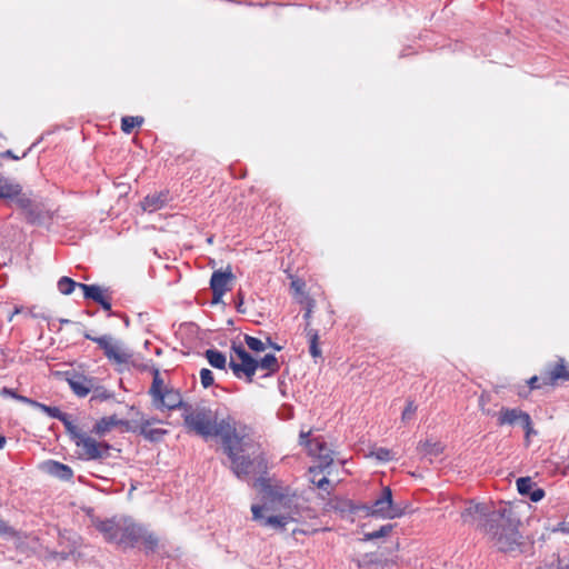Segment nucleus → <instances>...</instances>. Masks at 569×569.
Masks as SVG:
<instances>
[{
  "label": "nucleus",
  "instance_id": "f257e3e1",
  "mask_svg": "<svg viewBox=\"0 0 569 569\" xmlns=\"http://www.w3.org/2000/svg\"><path fill=\"white\" fill-rule=\"evenodd\" d=\"M183 425L203 439L216 438L228 459V468L239 480L266 472L267 460L254 428L231 413L219 415L204 406H183Z\"/></svg>",
  "mask_w": 569,
  "mask_h": 569
},
{
  "label": "nucleus",
  "instance_id": "f03ea898",
  "mask_svg": "<svg viewBox=\"0 0 569 569\" xmlns=\"http://www.w3.org/2000/svg\"><path fill=\"white\" fill-rule=\"evenodd\" d=\"M491 525L485 532L493 546L501 552L517 555L522 552V537L517 522L507 515L506 508H500L492 515Z\"/></svg>",
  "mask_w": 569,
  "mask_h": 569
},
{
  "label": "nucleus",
  "instance_id": "7ed1b4c3",
  "mask_svg": "<svg viewBox=\"0 0 569 569\" xmlns=\"http://www.w3.org/2000/svg\"><path fill=\"white\" fill-rule=\"evenodd\" d=\"M96 527L108 542L124 549L134 547L143 537V528L126 517L102 520Z\"/></svg>",
  "mask_w": 569,
  "mask_h": 569
},
{
  "label": "nucleus",
  "instance_id": "20e7f679",
  "mask_svg": "<svg viewBox=\"0 0 569 569\" xmlns=\"http://www.w3.org/2000/svg\"><path fill=\"white\" fill-rule=\"evenodd\" d=\"M346 506L351 513L363 512L366 516H372L382 519H396L403 515V510L393 505L392 491L389 487H383L378 498L371 505L355 503L346 501Z\"/></svg>",
  "mask_w": 569,
  "mask_h": 569
},
{
  "label": "nucleus",
  "instance_id": "39448f33",
  "mask_svg": "<svg viewBox=\"0 0 569 569\" xmlns=\"http://www.w3.org/2000/svg\"><path fill=\"white\" fill-rule=\"evenodd\" d=\"M83 337L96 342L99 348L103 350L107 359L117 365L128 363L132 357V353L124 348L120 341L114 340L110 335L94 337L89 332H84Z\"/></svg>",
  "mask_w": 569,
  "mask_h": 569
},
{
  "label": "nucleus",
  "instance_id": "423d86ee",
  "mask_svg": "<svg viewBox=\"0 0 569 569\" xmlns=\"http://www.w3.org/2000/svg\"><path fill=\"white\" fill-rule=\"evenodd\" d=\"M231 349L240 362L231 359L229 363L230 369L238 379L246 377L247 380L251 382L257 369L259 368L258 360H256L241 345L237 346L233 343Z\"/></svg>",
  "mask_w": 569,
  "mask_h": 569
},
{
  "label": "nucleus",
  "instance_id": "0eeeda50",
  "mask_svg": "<svg viewBox=\"0 0 569 569\" xmlns=\"http://www.w3.org/2000/svg\"><path fill=\"white\" fill-rule=\"evenodd\" d=\"M498 509H493L487 503L470 502L461 512V519L465 523L477 525L483 532L491 525V518Z\"/></svg>",
  "mask_w": 569,
  "mask_h": 569
},
{
  "label": "nucleus",
  "instance_id": "6e6552de",
  "mask_svg": "<svg viewBox=\"0 0 569 569\" xmlns=\"http://www.w3.org/2000/svg\"><path fill=\"white\" fill-rule=\"evenodd\" d=\"M263 491L267 498L282 509H300L299 498L289 487L272 486L263 482Z\"/></svg>",
  "mask_w": 569,
  "mask_h": 569
},
{
  "label": "nucleus",
  "instance_id": "1a4fd4ad",
  "mask_svg": "<svg viewBox=\"0 0 569 569\" xmlns=\"http://www.w3.org/2000/svg\"><path fill=\"white\" fill-rule=\"evenodd\" d=\"M58 375L69 385L72 392L80 398L87 397L93 389V383L97 382L96 378L84 376L76 370L58 372Z\"/></svg>",
  "mask_w": 569,
  "mask_h": 569
},
{
  "label": "nucleus",
  "instance_id": "9d476101",
  "mask_svg": "<svg viewBox=\"0 0 569 569\" xmlns=\"http://www.w3.org/2000/svg\"><path fill=\"white\" fill-rule=\"evenodd\" d=\"M76 446L82 448L83 453L89 460H97L108 457L110 445L107 442H98L93 438L83 433L80 436L78 440H76Z\"/></svg>",
  "mask_w": 569,
  "mask_h": 569
},
{
  "label": "nucleus",
  "instance_id": "9b49d317",
  "mask_svg": "<svg viewBox=\"0 0 569 569\" xmlns=\"http://www.w3.org/2000/svg\"><path fill=\"white\" fill-rule=\"evenodd\" d=\"M325 441L320 438H310V432H300V445L305 446L308 453L320 460L321 469L328 468L333 462V457L329 453H320L323 450Z\"/></svg>",
  "mask_w": 569,
  "mask_h": 569
},
{
  "label": "nucleus",
  "instance_id": "f8f14e48",
  "mask_svg": "<svg viewBox=\"0 0 569 569\" xmlns=\"http://www.w3.org/2000/svg\"><path fill=\"white\" fill-rule=\"evenodd\" d=\"M233 279V274L230 270L213 271L210 279V288L212 290V303H219L223 295L229 289V283Z\"/></svg>",
  "mask_w": 569,
  "mask_h": 569
},
{
  "label": "nucleus",
  "instance_id": "ddd939ff",
  "mask_svg": "<svg viewBox=\"0 0 569 569\" xmlns=\"http://www.w3.org/2000/svg\"><path fill=\"white\" fill-rule=\"evenodd\" d=\"M542 385H556L559 380H569V369L563 358H559L555 365H549L541 375Z\"/></svg>",
  "mask_w": 569,
  "mask_h": 569
},
{
  "label": "nucleus",
  "instance_id": "4468645a",
  "mask_svg": "<svg viewBox=\"0 0 569 569\" xmlns=\"http://www.w3.org/2000/svg\"><path fill=\"white\" fill-rule=\"evenodd\" d=\"M186 405L187 403L182 401L181 393L174 389H164V391L153 400V406L160 410H174L179 408L183 411V406Z\"/></svg>",
  "mask_w": 569,
  "mask_h": 569
},
{
  "label": "nucleus",
  "instance_id": "2eb2a0df",
  "mask_svg": "<svg viewBox=\"0 0 569 569\" xmlns=\"http://www.w3.org/2000/svg\"><path fill=\"white\" fill-rule=\"evenodd\" d=\"M530 415L519 408L502 407L497 417L499 426L522 425Z\"/></svg>",
  "mask_w": 569,
  "mask_h": 569
},
{
  "label": "nucleus",
  "instance_id": "dca6fc26",
  "mask_svg": "<svg viewBox=\"0 0 569 569\" xmlns=\"http://www.w3.org/2000/svg\"><path fill=\"white\" fill-rule=\"evenodd\" d=\"M284 515L269 516L263 519L262 526L284 529L289 522H298L302 518L300 509H284Z\"/></svg>",
  "mask_w": 569,
  "mask_h": 569
},
{
  "label": "nucleus",
  "instance_id": "f3484780",
  "mask_svg": "<svg viewBox=\"0 0 569 569\" xmlns=\"http://www.w3.org/2000/svg\"><path fill=\"white\" fill-rule=\"evenodd\" d=\"M118 426L124 427L126 430L133 429L131 421L118 419L116 415H112L109 417H103L100 420H98L92 428V432L99 437H102L106 433H108L112 428Z\"/></svg>",
  "mask_w": 569,
  "mask_h": 569
},
{
  "label": "nucleus",
  "instance_id": "a211bd4d",
  "mask_svg": "<svg viewBox=\"0 0 569 569\" xmlns=\"http://www.w3.org/2000/svg\"><path fill=\"white\" fill-rule=\"evenodd\" d=\"M27 222L31 224H42L51 219L49 211L41 202L31 201V206L23 211Z\"/></svg>",
  "mask_w": 569,
  "mask_h": 569
},
{
  "label": "nucleus",
  "instance_id": "6ab92c4d",
  "mask_svg": "<svg viewBox=\"0 0 569 569\" xmlns=\"http://www.w3.org/2000/svg\"><path fill=\"white\" fill-rule=\"evenodd\" d=\"M42 469L50 476L63 481H69L73 477V470L62 462L48 460L43 463Z\"/></svg>",
  "mask_w": 569,
  "mask_h": 569
},
{
  "label": "nucleus",
  "instance_id": "aec40b11",
  "mask_svg": "<svg viewBox=\"0 0 569 569\" xmlns=\"http://www.w3.org/2000/svg\"><path fill=\"white\" fill-rule=\"evenodd\" d=\"M132 423H136V426H132V431H139L140 435H142L147 440L150 441H159L163 435L167 433V430L164 429H152L151 428V421L150 420H140L139 422L131 421Z\"/></svg>",
  "mask_w": 569,
  "mask_h": 569
},
{
  "label": "nucleus",
  "instance_id": "412c9836",
  "mask_svg": "<svg viewBox=\"0 0 569 569\" xmlns=\"http://www.w3.org/2000/svg\"><path fill=\"white\" fill-rule=\"evenodd\" d=\"M168 201V192H159L148 194L142 201V208L144 211L153 212L161 209Z\"/></svg>",
  "mask_w": 569,
  "mask_h": 569
},
{
  "label": "nucleus",
  "instance_id": "4be33fe9",
  "mask_svg": "<svg viewBox=\"0 0 569 569\" xmlns=\"http://www.w3.org/2000/svg\"><path fill=\"white\" fill-rule=\"evenodd\" d=\"M81 290L83 291V297L86 299L93 300L94 302L102 303L106 298H108L110 295H108V289H104L98 284H80Z\"/></svg>",
  "mask_w": 569,
  "mask_h": 569
},
{
  "label": "nucleus",
  "instance_id": "5701e85b",
  "mask_svg": "<svg viewBox=\"0 0 569 569\" xmlns=\"http://www.w3.org/2000/svg\"><path fill=\"white\" fill-rule=\"evenodd\" d=\"M22 188L7 178H0V199H13Z\"/></svg>",
  "mask_w": 569,
  "mask_h": 569
},
{
  "label": "nucleus",
  "instance_id": "b1692460",
  "mask_svg": "<svg viewBox=\"0 0 569 569\" xmlns=\"http://www.w3.org/2000/svg\"><path fill=\"white\" fill-rule=\"evenodd\" d=\"M204 357L211 367L216 369H226L227 358L226 355L217 349H208L204 352Z\"/></svg>",
  "mask_w": 569,
  "mask_h": 569
},
{
  "label": "nucleus",
  "instance_id": "393cba45",
  "mask_svg": "<svg viewBox=\"0 0 569 569\" xmlns=\"http://www.w3.org/2000/svg\"><path fill=\"white\" fill-rule=\"evenodd\" d=\"M29 406L41 410L43 413L48 415L50 418H53L57 420L62 419V415L64 413L58 407L47 406V405L39 402L37 400H33V399H31Z\"/></svg>",
  "mask_w": 569,
  "mask_h": 569
},
{
  "label": "nucleus",
  "instance_id": "a878e982",
  "mask_svg": "<svg viewBox=\"0 0 569 569\" xmlns=\"http://www.w3.org/2000/svg\"><path fill=\"white\" fill-rule=\"evenodd\" d=\"M167 389L163 385V380L160 377V372L158 369L153 371V379L149 390L150 396L152 397V401L158 398L163 391Z\"/></svg>",
  "mask_w": 569,
  "mask_h": 569
},
{
  "label": "nucleus",
  "instance_id": "bb28decb",
  "mask_svg": "<svg viewBox=\"0 0 569 569\" xmlns=\"http://www.w3.org/2000/svg\"><path fill=\"white\" fill-rule=\"evenodd\" d=\"M67 430V432L70 435L73 442L80 438L84 432H82L70 419V416L68 413L62 415V419H60Z\"/></svg>",
  "mask_w": 569,
  "mask_h": 569
},
{
  "label": "nucleus",
  "instance_id": "cd10ccee",
  "mask_svg": "<svg viewBox=\"0 0 569 569\" xmlns=\"http://www.w3.org/2000/svg\"><path fill=\"white\" fill-rule=\"evenodd\" d=\"M91 392L92 396L90 398V402L106 401L113 398V392L109 391L103 386L97 385V382L93 383Z\"/></svg>",
  "mask_w": 569,
  "mask_h": 569
},
{
  "label": "nucleus",
  "instance_id": "c85d7f7f",
  "mask_svg": "<svg viewBox=\"0 0 569 569\" xmlns=\"http://www.w3.org/2000/svg\"><path fill=\"white\" fill-rule=\"evenodd\" d=\"M80 284L81 283L76 282L73 279L69 277H61L58 280L57 287L62 295L69 296L73 292L76 287L80 288Z\"/></svg>",
  "mask_w": 569,
  "mask_h": 569
},
{
  "label": "nucleus",
  "instance_id": "c756f323",
  "mask_svg": "<svg viewBox=\"0 0 569 569\" xmlns=\"http://www.w3.org/2000/svg\"><path fill=\"white\" fill-rule=\"evenodd\" d=\"M259 368L269 371V373H274L279 370L278 359L274 355L268 353L261 360H258Z\"/></svg>",
  "mask_w": 569,
  "mask_h": 569
},
{
  "label": "nucleus",
  "instance_id": "7c9ffc66",
  "mask_svg": "<svg viewBox=\"0 0 569 569\" xmlns=\"http://www.w3.org/2000/svg\"><path fill=\"white\" fill-rule=\"evenodd\" d=\"M419 451L425 456L437 457L442 452V446L427 440L419 446Z\"/></svg>",
  "mask_w": 569,
  "mask_h": 569
},
{
  "label": "nucleus",
  "instance_id": "2f4dec72",
  "mask_svg": "<svg viewBox=\"0 0 569 569\" xmlns=\"http://www.w3.org/2000/svg\"><path fill=\"white\" fill-rule=\"evenodd\" d=\"M142 123V117L127 116L121 119V130L124 133H131L134 128L140 127Z\"/></svg>",
  "mask_w": 569,
  "mask_h": 569
},
{
  "label": "nucleus",
  "instance_id": "473e14b6",
  "mask_svg": "<svg viewBox=\"0 0 569 569\" xmlns=\"http://www.w3.org/2000/svg\"><path fill=\"white\" fill-rule=\"evenodd\" d=\"M307 337L309 338V351H310V355L313 357V358H318L321 356V350L318 346V341H319V335H318V331L315 330V329H307Z\"/></svg>",
  "mask_w": 569,
  "mask_h": 569
},
{
  "label": "nucleus",
  "instance_id": "72a5a7b5",
  "mask_svg": "<svg viewBox=\"0 0 569 569\" xmlns=\"http://www.w3.org/2000/svg\"><path fill=\"white\" fill-rule=\"evenodd\" d=\"M393 529V525H383L378 530L365 533V540L371 541L388 536Z\"/></svg>",
  "mask_w": 569,
  "mask_h": 569
},
{
  "label": "nucleus",
  "instance_id": "f704fd0d",
  "mask_svg": "<svg viewBox=\"0 0 569 569\" xmlns=\"http://www.w3.org/2000/svg\"><path fill=\"white\" fill-rule=\"evenodd\" d=\"M0 396L1 397H10V398H13L16 399L17 401H20L24 405H28L30 403L31 401V398H28L26 396H21L19 395L17 391H14L13 389L11 388H8V387H3L0 389Z\"/></svg>",
  "mask_w": 569,
  "mask_h": 569
},
{
  "label": "nucleus",
  "instance_id": "c9c22d12",
  "mask_svg": "<svg viewBox=\"0 0 569 569\" xmlns=\"http://www.w3.org/2000/svg\"><path fill=\"white\" fill-rule=\"evenodd\" d=\"M535 483L529 477H521L517 480V489L520 495H529L533 488Z\"/></svg>",
  "mask_w": 569,
  "mask_h": 569
},
{
  "label": "nucleus",
  "instance_id": "e433bc0d",
  "mask_svg": "<svg viewBox=\"0 0 569 569\" xmlns=\"http://www.w3.org/2000/svg\"><path fill=\"white\" fill-rule=\"evenodd\" d=\"M244 341L248 346V348L256 352H261L266 349V345L258 338L246 335Z\"/></svg>",
  "mask_w": 569,
  "mask_h": 569
},
{
  "label": "nucleus",
  "instance_id": "4c0bfd02",
  "mask_svg": "<svg viewBox=\"0 0 569 569\" xmlns=\"http://www.w3.org/2000/svg\"><path fill=\"white\" fill-rule=\"evenodd\" d=\"M12 200H14L18 208H20L22 211L28 209L31 206V199L27 193H23L20 191Z\"/></svg>",
  "mask_w": 569,
  "mask_h": 569
},
{
  "label": "nucleus",
  "instance_id": "58836bf2",
  "mask_svg": "<svg viewBox=\"0 0 569 569\" xmlns=\"http://www.w3.org/2000/svg\"><path fill=\"white\" fill-rule=\"evenodd\" d=\"M200 381L203 388H209L214 383L213 373L210 369L202 368L200 370Z\"/></svg>",
  "mask_w": 569,
  "mask_h": 569
},
{
  "label": "nucleus",
  "instance_id": "ea45409f",
  "mask_svg": "<svg viewBox=\"0 0 569 569\" xmlns=\"http://www.w3.org/2000/svg\"><path fill=\"white\" fill-rule=\"evenodd\" d=\"M417 411V406L412 400L407 401V406L402 411L401 419L403 422H407L412 419L413 415Z\"/></svg>",
  "mask_w": 569,
  "mask_h": 569
},
{
  "label": "nucleus",
  "instance_id": "a19ab883",
  "mask_svg": "<svg viewBox=\"0 0 569 569\" xmlns=\"http://www.w3.org/2000/svg\"><path fill=\"white\" fill-rule=\"evenodd\" d=\"M523 431H525V439L527 442V446L530 443L531 436L537 435V431L533 429L531 417L529 416L528 419L521 425Z\"/></svg>",
  "mask_w": 569,
  "mask_h": 569
},
{
  "label": "nucleus",
  "instance_id": "79ce46f5",
  "mask_svg": "<svg viewBox=\"0 0 569 569\" xmlns=\"http://www.w3.org/2000/svg\"><path fill=\"white\" fill-rule=\"evenodd\" d=\"M372 455H375V457L380 460V461H389L392 459V453L389 449H386V448H378L377 450H375L372 452Z\"/></svg>",
  "mask_w": 569,
  "mask_h": 569
},
{
  "label": "nucleus",
  "instance_id": "37998d69",
  "mask_svg": "<svg viewBox=\"0 0 569 569\" xmlns=\"http://www.w3.org/2000/svg\"><path fill=\"white\" fill-rule=\"evenodd\" d=\"M262 510H263L262 506H259V505L251 506L253 520L260 521L261 523L263 522V519H266V517L262 516Z\"/></svg>",
  "mask_w": 569,
  "mask_h": 569
},
{
  "label": "nucleus",
  "instance_id": "c03bdc74",
  "mask_svg": "<svg viewBox=\"0 0 569 569\" xmlns=\"http://www.w3.org/2000/svg\"><path fill=\"white\" fill-rule=\"evenodd\" d=\"M528 496L531 501L538 502L543 498L545 491L541 488H536V489H532Z\"/></svg>",
  "mask_w": 569,
  "mask_h": 569
},
{
  "label": "nucleus",
  "instance_id": "a18cd8bd",
  "mask_svg": "<svg viewBox=\"0 0 569 569\" xmlns=\"http://www.w3.org/2000/svg\"><path fill=\"white\" fill-rule=\"evenodd\" d=\"M234 303L239 313H246V309L243 308V293L241 291L237 293Z\"/></svg>",
  "mask_w": 569,
  "mask_h": 569
},
{
  "label": "nucleus",
  "instance_id": "49530a36",
  "mask_svg": "<svg viewBox=\"0 0 569 569\" xmlns=\"http://www.w3.org/2000/svg\"><path fill=\"white\" fill-rule=\"evenodd\" d=\"M144 539V543H146V547L150 550H153L158 543V540L157 538H154L153 536L149 535L148 537H142Z\"/></svg>",
  "mask_w": 569,
  "mask_h": 569
},
{
  "label": "nucleus",
  "instance_id": "de8ad7c7",
  "mask_svg": "<svg viewBox=\"0 0 569 569\" xmlns=\"http://www.w3.org/2000/svg\"><path fill=\"white\" fill-rule=\"evenodd\" d=\"M312 483H315L319 489L327 490L330 482L327 477H322L318 481L312 480Z\"/></svg>",
  "mask_w": 569,
  "mask_h": 569
},
{
  "label": "nucleus",
  "instance_id": "09e8293b",
  "mask_svg": "<svg viewBox=\"0 0 569 569\" xmlns=\"http://www.w3.org/2000/svg\"><path fill=\"white\" fill-rule=\"evenodd\" d=\"M541 379V377L533 376L528 380V386L530 389H538L541 387V385L538 383V381Z\"/></svg>",
  "mask_w": 569,
  "mask_h": 569
},
{
  "label": "nucleus",
  "instance_id": "8fccbe9b",
  "mask_svg": "<svg viewBox=\"0 0 569 569\" xmlns=\"http://www.w3.org/2000/svg\"><path fill=\"white\" fill-rule=\"evenodd\" d=\"M101 306V308L106 311H109V316L112 315L111 312V296H109L108 298H106V300L102 301V303H99Z\"/></svg>",
  "mask_w": 569,
  "mask_h": 569
},
{
  "label": "nucleus",
  "instance_id": "3c124183",
  "mask_svg": "<svg viewBox=\"0 0 569 569\" xmlns=\"http://www.w3.org/2000/svg\"><path fill=\"white\" fill-rule=\"evenodd\" d=\"M305 287V283L300 280H293L291 282V288L297 292L300 293Z\"/></svg>",
  "mask_w": 569,
  "mask_h": 569
},
{
  "label": "nucleus",
  "instance_id": "603ef678",
  "mask_svg": "<svg viewBox=\"0 0 569 569\" xmlns=\"http://www.w3.org/2000/svg\"><path fill=\"white\" fill-rule=\"evenodd\" d=\"M9 531H11V529L8 527V525L3 520H0V536L6 535Z\"/></svg>",
  "mask_w": 569,
  "mask_h": 569
},
{
  "label": "nucleus",
  "instance_id": "864d4df0",
  "mask_svg": "<svg viewBox=\"0 0 569 569\" xmlns=\"http://www.w3.org/2000/svg\"><path fill=\"white\" fill-rule=\"evenodd\" d=\"M558 530L563 533H569V521L559 523Z\"/></svg>",
  "mask_w": 569,
  "mask_h": 569
},
{
  "label": "nucleus",
  "instance_id": "5fc2aeb1",
  "mask_svg": "<svg viewBox=\"0 0 569 569\" xmlns=\"http://www.w3.org/2000/svg\"><path fill=\"white\" fill-rule=\"evenodd\" d=\"M4 157H8V158H11L13 160H18L19 157H17L11 150H7L4 153H3Z\"/></svg>",
  "mask_w": 569,
  "mask_h": 569
},
{
  "label": "nucleus",
  "instance_id": "6e6d98bb",
  "mask_svg": "<svg viewBox=\"0 0 569 569\" xmlns=\"http://www.w3.org/2000/svg\"><path fill=\"white\" fill-rule=\"evenodd\" d=\"M320 453H329L331 457H333L332 450L328 448L326 442L323 443V450H321Z\"/></svg>",
  "mask_w": 569,
  "mask_h": 569
},
{
  "label": "nucleus",
  "instance_id": "4d7b16f0",
  "mask_svg": "<svg viewBox=\"0 0 569 569\" xmlns=\"http://www.w3.org/2000/svg\"><path fill=\"white\" fill-rule=\"evenodd\" d=\"M267 340H268L269 346H271L272 348H274L278 351L281 350V347L273 343L270 338H268Z\"/></svg>",
  "mask_w": 569,
  "mask_h": 569
},
{
  "label": "nucleus",
  "instance_id": "13d9d810",
  "mask_svg": "<svg viewBox=\"0 0 569 569\" xmlns=\"http://www.w3.org/2000/svg\"><path fill=\"white\" fill-rule=\"evenodd\" d=\"M7 440L6 437L0 433V449H2L6 445Z\"/></svg>",
  "mask_w": 569,
  "mask_h": 569
},
{
  "label": "nucleus",
  "instance_id": "bf43d9fd",
  "mask_svg": "<svg viewBox=\"0 0 569 569\" xmlns=\"http://www.w3.org/2000/svg\"><path fill=\"white\" fill-rule=\"evenodd\" d=\"M310 316H311V310H308V311L303 315V318L308 320V319L310 318Z\"/></svg>",
  "mask_w": 569,
  "mask_h": 569
},
{
  "label": "nucleus",
  "instance_id": "052dcab7",
  "mask_svg": "<svg viewBox=\"0 0 569 569\" xmlns=\"http://www.w3.org/2000/svg\"><path fill=\"white\" fill-rule=\"evenodd\" d=\"M140 420H146L143 417L140 419ZM151 421V426L156 422H160L159 420L154 419V418H151L149 419Z\"/></svg>",
  "mask_w": 569,
  "mask_h": 569
},
{
  "label": "nucleus",
  "instance_id": "680f3d73",
  "mask_svg": "<svg viewBox=\"0 0 569 569\" xmlns=\"http://www.w3.org/2000/svg\"><path fill=\"white\" fill-rule=\"evenodd\" d=\"M61 322H62V323H68V322H69V320H68V319H62V320H61Z\"/></svg>",
  "mask_w": 569,
  "mask_h": 569
}]
</instances>
